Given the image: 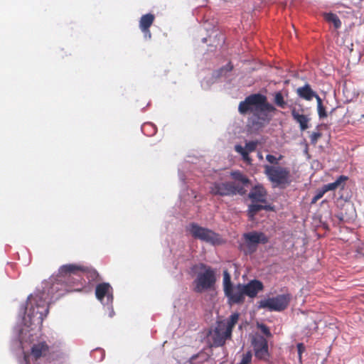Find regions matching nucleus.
Returning <instances> with one entry per match:
<instances>
[{"mask_svg": "<svg viewBox=\"0 0 364 364\" xmlns=\"http://www.w3.org/2000/svg\"><path fill=\"white\" fill-rule=\"evenodd\" d=\"M276 110V108L267 102V97L259 93L247 96L238 106V111L242 114L252 112L254 117L252 122L259 127L269 123L272 119L271 112Z\"/></svg>", "mask_w": 364, "mask_h": 364, "instance_id": "nucleus-1", "label": "nucleus"}, {"mask_svg": "<svg viewBox=\"0 0 364 364\" xmlns=\"http://www.w3.org/2000/svg\"><path fill=\"white\" fill-rule=\"evenodd\" d=\"M235 182H215L210 188V193L213 196H232L237 194L244 196L247 193L246 187L250 184V179L240 171L230 173Z\"/></svg>", "mask_w": 364, "mask_h": 364, "instance_id": "nucleus-2", "label": "nucleus"}, {"mask_svg": "<svg viewBox=\"0 0 364 364\" xmlns=\"http://www.w3.org/2000/svg\"><path fill=\"white\" fill-rule=\"evenodd\" d=\"M42 294H37L28 298L24 319L28 318L31 324L42 323L48 314V306Z\"/></svg>", "mask_w": 364, "mask_h": 364, "instance_id": "nucleus-3", "label": "nucleus"}, {"mask_svg": "<svg viewBox=\"0 0 364 364\" xmlns=\"http://www.w3.org/2000/svg\"><path fill=\"white\" fill-rule=\"evenodd\" d=\"M84 274L89 283L97 282L100 280V274L96 269L91 267L81 264H68L61 266L58 270V279L60 282H64L72 275L81 276Z\"/></svg>", "mask_w": 364, "mask_h": 364, "instance_id": "nucleus-4", "label": "nucleus"}, {"mask_svg": "<svg viewBox=\"0 0 364 364\" xmlns=\"http://www.w3.org/2000/svg\"><path fill=\"white\" fill-rule=\"evenodd\" d=\"M264 174L274 186H282L291 183V173L287 167L265 165Z\"/></svg>", "mask_w": 364, "mask_h": 364, "instance_id": "nucleus-5", "label": "nucleus"}, {"mask_svg": "<svg viewBox=\"0 0 364 364\" xmlns=\"http://www.w3.org/2000/svg\"><path fill=\"white\" fill-rule=\"evenodd\" d=\"M200 267L205 272L198 274L193 282V291L196 293H202L212 289L216 282L215 271L211 267H207L205 264H200Z\"/></svg>", "mask_w": 364, "mask_h": 364, "instance_id": "nucleus-6", "label": "nucleus"}, {"mask_svg": "<svg viewBox=\"0 0 364 364\" xmlns=\"http://www.w3.org/2000/svg\"><path fill=\"white\" fill-rule=\"evenodd\" d=\"M291 299L290 294H279L274 297L259 301L258 308L267 309L269 311H282L288 307Z\"/></svg>", "mask_w": 364, "mask_h": 364, "instance_id": "nucleus-7", "label": "nucleus"}, {"mask_svg": "<svg viewBox=\"0 0 364 364\" xmlns=\"http://www.w3.org/2000/svg\"><path fill=\"white\" fill-rule=\"evenodd\" d=\"M245 243L242 249L246 255L255 252L258 244H267L269 242L268 237L262 232L252 231L243 235Z\"/></svg>", "mask_w": 364, "mask_h": 364, "instance_id": "nucleus-8", "label": "nucleus"}, {"mask_svg": "<svg viewBox=\"0 0 364 364\" xmlns=\"http://www.w3.org/2000/svg\"><path fill=\"white\" fill-rule=\"evenodd\" d=\"M189 230L192 236L196 239H199L211 244H215L219 240V235L218 234L196 223L191 224Z\"/></svg>", "mask_w": 364, "mask_h": 364, "instance_id": "nucleus-9", "label": "nucleus"}, {"mask_svg": "<svg viewBox=\"0 0 364 364\" xmlns=\"http://www.w3.org/2000/svg\"><path fill=\"white\" fill-rule=\"evenodd\" d=\"M252 346L255 356L262 360H267L269 358L267 340L262 336L256 333L252 338Z\"/></svg>", "mask_w": 364, "mask_h": 364, "instance_id": "nucleus-10", "label": "nucleus"}, {"mask_svg": "<svg viewBox=\"0 0 364 364\" xmlns=\"http://www.w3.org/2000/svg\"><path fill=\"white\" fill-rule=\"evenodd\" d=\"M223 321L218 322L215 328L209 331L208 336L211 346H223L225 343L226 340L230 338L231 335H227L225 328L223 327Z\"/></svg>", "mask_w": 364, "mask_h": 364, "instance_id": "nucleus-11", "label": "nucleus"}, {"mask_svg": "<svg viewBox=\"0 0 364 364\" xmlns=\"http://www.w3.org/2000/svg\"><path fill=\"white\" fill-rule=\"evenodd\" d=\"M50 353V346L45 341H38L36 343H34L31 348L30 353H24L23 358H25V355H28V358L30 357L32 358L34 360H38L41 358H45ZM30 362V360H28Z\"/></svg>", "mask_w": 364, "mask_h": 364, "instance_id": "nucleus-12", "label": "nucleus"}, {"mask_svg": "<svg viewBox=\"0 0 364 364\" xmlns=\"http://www.w3.org/2000/svg\"><path fill=\"white\" fill-rule=\"evenodd\" d=\"M299 109L295 106L291 105V114L294 120L299 124V128L301 131H304L309 128V122L310 117L308 115L304 114V109L301 105H299Z\"/></svg>", "mask_w": 364, "mask_h": 364, "instance_id": "nucleus-13", "label": "nucleus"}, {"mask_svg": "<svg viewBox=\"0 0 364 364\" xmlns=\"http://www.w3.org/2000/svg\"><path fill=\"white\" fill-rule=\"evenodd\" d=\"M225 294L230 304H239L245 301V294L242 284L232 286L228 291H225Z\"/></svg>", "mask_w": 364, "mask_h": 364, "instance_id": "nucleus-14", "label": "nucleus"}, {"mask_svg": "<svg viewBox=\"0 0 364 364\" xmlns=\"http://www.w3.org/2000/svg\"><path fill=\"white\" fill-rule=\"evenodd\" d=\"M267 192L264 187L260 184L256 185L251 189L248 198L252 203H267Z\"/></svg>", "mask_w": 364, "mask_h": 364, "instance_id": "nucleus-15", "label": "nucleus"}, {"mask_svg": "<svg viewBox=\"0 0 364 364\" xmlns=\"http://www.w3.org/2000/svg\"><path fill=\"white\" fill-rule=\"evenodd\" d=\"M245 296L255 298L257 294L264 289L263 283L258 279H252L246 284H242Z\"/></svg>", "mask_w": 364, "mask_h": 364, "instance_id": "nucleus-16", "label": "nucleus"}, {"mask_svg": "<svg viewBox=\"0 0 364 364\" xmlns=\"http://www.w3.org/2000/svg\"><path fill=\"white\" fill-rule=\"evenodd\" d=\"M155 16L152 14H144L141 17L139 20V28L144 33V36L146 38L150 39L151 37V33L149 30V28L153 24Z\"/></svg>", "mask_w": 364, "mask_h": 364, "instance_id": "nucleus-17", "label": "nucleus"}, {"mask_svg": "<svg viewBox=\"0 0 364 364\" xmlns=\"http://www.w3.org/2000/svg\"><path fill=\"white\" fill-rule=\"evenodd\" d=\"M112 287L109 283H100L96 286L95 296L100 301H102L105 296H107V299L110 297L112 299Z\"/></svg>", "mask_w": 364, "mask_h": 364, "instance_id": "nucleus-18", "label": "nucleus"}, {"mask_svg": "<svg viewBox=\"0 0 364 364\" xmlns=\"http://www.w3.org/2000/svg\"><path fill=\"white\" fill-rule=\"evenodd\" d=\"M296 94L298 96L306 101H311L313 98L317 99L319 96L318 94L312 90L311 85L308 83L305 84L302 87H299L296 90Z\"/></svg>", "mask_w": 364, "mask_h": 364, "instance_id": "nucleus-19", "label": "nucleus"}, {"mask_svg": "<svg viewBox=\"0 0 364 364\" xmlns=\"http://www.w3.org/2000/svg\"><path fill=\"white\" fill-rule=\"evenodd\" d=\"M262 210H273L274 208L270 204L267 203L257 204L255 203H252V204H250L247 209V216L249 219L250 220H253L257 213Z\"/></svg>", "mask_w": 364, "mask_h": 364, "instance_id": "nucleus-20", "label": "nucleus"}, {"mask_svg": "<svg viewBox=\"0 0 364 364\" xmlns=\"http://www.w3.org/2000/svg\"><path fill=\"white\" fill-rule=\"evenodd\" d=\"M348 180V177L346 176H340L334 182L324 185L322 188L326 193L329 191H333L338 188L341 189L344 188L345 182Z\"/></svg>", "mask_w": 364, "mask_h": 364, "instance_id": "nucleus-21", "label": "nucleus"}, {"mask_svg": "<svg viewBox=\"0 0 364 364\" xmlns=\"http://www.w3.org/2000/svg\"><path fill=\"white\" fill-rule=\"evenodd\" d=\"M239 320V314L234 313L232 314L230 318L228 319L226 322H223V327L225 328V331L227 333V335H231L232 328L235 326V324L237 323Z\"/></svg>", "mask_w": 364, "mask_h": 364, "instance_id": "nucleus-22", "label": "nucleus"}, {"mask_svg": "<svg viewBox=\"0 0 364 364\" xmlns=\"http://www.w3.org/2000/svg\"><path fill=\"white\" fill-rule=\"evenodd\" d=\"M324 19L328 22L333 24L335 28H339L341 26V21L338 16L333 13H324L323 14Z\"/></svg>", "mask_w": 364, "mask_h": 364, "instance_id": "nucleus-23", "label": "nucleus"}, {"mask_svg": "<svg viewBox=\"0 0 364 364\" xmlns=\"http://www.w3.org/2000/svg\"><path fill=\"white\" fill-rule=\"evenodd\" d=\"M274 102L277 107L282 109H284L287 106V103L284 100V96L281 92H277L274 93Z\"/></svg>", "mask_w": 364, "mask_h": 364, "instance_id": "nucleus-24", "label": "nucleus"}, {"mask_svg": "<svg viewBox=\"0 0 364 364\" xmlns=\"http://www.w3.org/2000/svg\"><path fill=\"white\" fill-rule=\"evenodd\" d=\"M231 277L228 269L223 271V289L224 292L228 291L232 287Z\"/></svg>", "mask_w": 364, "mask_h": 364, "instance_id": "nucleus-25", "label": "nucleus"}, {"mask_svg": "<svg viewBox=\"0 0 364 364\" xmlns=\"http://www.w3.org/2000/svg\"><path fill=\"white\" fill-rule=\"evenodd\" d=\"M317 102V111L318 114L320 119H323L327 117L328 114L326 111V108L324 107L322 100L320 97H317L316 99Z\"/></svg>", "mask_w": 364, "mask_h": 364, "instance_id": "nucleus-26", "label": "nucleus"}, {"mask_svg": "<svg viewBox=\"0 0 364 364\" xmlns=\"http://www.w3.org/2000/svg\"><path fill=\"white\" fill-rule=\"evenodd\" d=\"M235 150L236 152L239 153L240 154H241V156H242V159L245 161H247V162H250L251 161V159L249 156V154L250 152H247V150H245L244 149V147L240 144H237L235 146Z\"/></svg>", "mask_w": 364, "mask_h": 364, "instance_id": "nucleus-27", "label": "nucleus"}, {"mask_svg": "<svg viewBox=\"0 0 364 364\" xmlns=\"http://www.w3.org/2000/svg\"><path fill=\"white\" fill-rule=\"evenodd\" d=\"M257 327L258 329L261 331V332L267 337V338H272V334L267 326H266L264 323H257Z\"/></svg>", "mask_w": 364, "mask_h": 364, "instance_id": "nucleus-28", "label": "nucleus"}, {"mask_svg": "<svg viewBox=\"0 0 364 364\" xmlns=\"http://www.w3.org/2000/svg\"><path fill=\"white\" fill-rule=\"evenodd\" d=\"M198 358H202L201 360L200 361V363H203L204 361H205L207 360L205 353L203 351H200L197 354L193 355L189 360V363L191 364H196L195 361Z\"/></svg>", "mask_w": 364, "mask_h": 364, "instance_id": "nucleus-29", "label": "nucleus"}, {"mask_svg": "<svg viewBox=\"0 0 364 364\" xmlns=\"http://www.w3.org/2000/svg\"><path fill=\"white\" fill-rule=\"evenodd\" d=\"M283 158V156L282 155H279V156L278 158H277L276 156H274V155H272V154H267L266 156V159L268 162H269L270 164H274V166L275 165H277L279 164V161H281Z\"/></svg>", "mask_w": 364, "mask_h": 364, "instance_id": "nucleus-30", "label": "nucleus"}, {"mask_svg": "<svg viewBox=\"0 0 364 364\" xmlns=\"http://www.w3.org/2000/svg\"><path fill=\"white\" fill-rule=\"evenodd\" d=\"M257 146V141H251L247 142L245 144V147L244 149L247 150V152H253L256 150Z\"/></svg>", "mask_w": 364, "mask_h": 364, "instance_id": "nucleus-31", "label": "nucleus"}, {"mask_svg": "<svg viewBox=\"0 0 364 364\" xmlns=\"http://www.w3.org/2000/svg\"><path fill=\"white\" fill-rule=\"evenodd\" d=\"M326 193V192L324 191V190L323 189V188H321V189L318 190L316 191V195L313 197V198L311 199V204H314L316 203L320 198H321L323 195Z\"/></svg>", "mask_w": 364, "mask_h": 364, "instance_id": "nucleus-32", "label": "nucleus"}, {"mask_svg": "<svg viewBox=\"0 0 364 364\" xmlns=\"http://www.w3.org/2000/svg\"><path fill=\"white\" fill-rule=\"evenodd\" d=\"M321 136H322V134L320 132H313L310 135L311 143L314 145L316 144L318 139H320L321 137Z\"/></svg>", "mask_w": 364, "mask_h": 364, "instance_id": "nucleus-33", "label": "nucleus"}, {"mask_svg": "<svg viewBox=\"0 0 364 364\" xmlns=\"http://www.w3.org/2000/svg\"><path fill=\"white\" fill-rule=\"evenodd\" d=\"M233 69V65L229 63L226 66L221 68L219 70L220 75H223L224 72H230Z\"/></svg>", "mask_w": 364, "mask_h": 364, "instance_id": "nucleus-34", "label": "nucleus"}, {"mask_svg": "<svg viewBox=\"0 0 364 364\" xmlns=\"http://www.w3.org/2000/svg\"><path fill=\"white\" fill-rule=\"evenodd\" d=\"M297 350H298V354L299 356V358H301L302 353L305 350V347L303 343H298L297 344Z\"/></svg>", "mask_w": 364, "mask_h": 364, "instance_id": "nucleus-35", "label": "nucleus"}, {"mask_svg": "<svg viewBox=\"0 0 364 364\" xmlns=\"http://www.w3.org/2000/svg\"><path fill=\"white\" fill-rule=\"evenodd\" d=\"M24 363H25V364H30V363L28 361V355H25Z\"/></svg>", "mask_w": 364, "mask_h": 364, "instance_id": "nucleus-36", "label": "nucleus"}, {"mask_svg": "<svg viewBox=\"0 0 364 364\" xmlns=\"http://www.w3.org/2000/svg\"><path fill=\"white\" fill-rule=\"evenodd\" d=\"M58 283L53 284L52 287H51V289H57V287H55V286L58 285Z\"/></svg>", "mask_w": 364, "mask_h": 364, "instance_id": "nucleus-37", "label": "nucleus"}, {"mask_svg": "<svg viewBox=\"0 0 364 364\" xmlns=\"http://www.w3.org/2000/svg\"><path fill=\"white\" fill-rule=\"evenodd\" d=\"M362 117L364 118V114L362 115Z\"/></svg>", "mask_w": 364, "mask_h": 364, "instance_id": "nucleus-38", "label": "nucleus"}]
</instances>
